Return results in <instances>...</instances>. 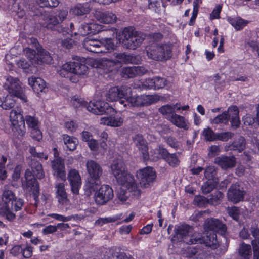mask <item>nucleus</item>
<instances>
[{
	"mask_svg": "<svg viewBox=\"0 0 259 259\" xmlns=\"http://www.w3.org/2000/svg\"><path fill=\"white\" fill-rule=\"evenodd\" d=\"M172 167L177 166L180 163V160L176 154H170L165 160Z\"/></svg>",
	"mask_w": 259,
	"mask_h": 259,
	"instance_id": "57",
	"label": "nucleus"
},
{
	"mask_svg": "<svg viewBox=\"0 0 259 259\" xmlns=\"http://www.w3.org/2000/svg\"><path fill=\"white\" fill-rule=\"evenodd\" d=\"M28 43L31 44L35 47L37 51L36 63L39 64L44 63L46 64H50L53 60L52 57L50 56V53L46 50L41 48L38 44L36 39L31 38L29 39Z\"/></svg>",
	"mask_w": 259,
	"mask_h": 259,
	"instance_id": "16",
	"label": "nucleus"
},
{
	"mask_svg": "<svg viewBox=\"0 0 259 259\" xmlns=\"http://www.w3.org/2000/svg\"><path fill=\"white\" fill-rule=\"evenodd\" d=\"M188 244H204L206 246L214 249L218 246L217 235L214 232L207 233L206 236H202L200 233H195L191 236Z\"/></svg>",
	"mask_w": 259,
	"mask_h": 259,
	"instance_id": "7",
	"label": "nucleus"
},
{
	"mask_svg": "<svg viewBox=\"0 0 259 259\" xmlns=\"http://www.w3.org/2000/svg\"><path fill=\"white\" fill-rule=\"evenodd\" d=\"M249 228L251 234L254 238L253 240H255L259 243V228L258 225L255 223H252Z\"/></svg>",
	"mask_w": 259,
	"mask_h": 259,
	"instance_id": "56",
	"label": "nucleus"
},
{
	"mask_svg": "<svg viewBox=\"0 0 259 259\" xmlns=\"http://www.w3.org/2000/svg\"><path fill=\"white\" fill-rule=\"evenodd\" d=\"M171 45L153 43L147 50L148 57L156 61L166 60L171 56Z\"/></svg>",
	"mask_w": 259,
	"mask_h": 259,
	"instance_id": "4",
	"label": "nucleus"
},
{
	"mask_svg": "<svg viewBox=\"0 0 259 259\" xmlns=\"http://www.w3.org/2000/svg\"><path fill=\"white\" fill-rule=\"evenodd\" d=\"M24 120L26 121L28 126L29 127L31 128L32 130L34 131V132L36 133L35 135H32V137L33 138L39 139V138L41 137V133L40 131L38 130V119L34 116L27 115L25 116ZM31 135H33L32 132H31Z\"/></svg>",
	"mask_w": 259,
	"mask_h": 259,
	"instance_id": "33",
	"label": "nucleus"
},
{
	"mask_svg": "<svg viewBox=\"0 0 259 259\" xmlns=\"http://www.w3.org/2000/svg\"><path fill=\"white\" fill-rule=\"evenodd\" d=\"M95 17L100 22L106 24L115 23L117 19L116 15L109 11H96Z\"/></svg>",
	"mask_w": 259,
	"mask_h": 259,
	"instance_id": "27",
	"label": "nucleus"
},
{
	"mask_svg": "<svg viewBox=\"0 0 259 259\" xmlns=\"http://www.w3.org/2000/svg\"><path fill=\"white\" fill-rule=\"evenodd\" d=\"M72 104L75 108H85L87 110L89 103L81 98L73 97L71 100Z\"/></svg>",
	"mask_w": 259,
	"mask_h": 259,
	"instance_id": "50",
	"label": "nucleus"
},
{
	"mask_svg": "<svg viewBox=\"0 0 259 259\" xmlns=\"http://www.w3.org/2000/svg\"><path fill=\"white\" fill-rule=\"evenodd\" d=\"M87 171L90 177L94 179L100 178L102 175L103 170L100 165L93 160H88L86 163Z\"/></svg>",
	"mask_w": 259,
	"mask_h": 259,
	"instance_id": "25",
	"label": "nucleus"
},
{
	"mask_svg": "<svg viewBox=\"0 0 259 259\" xmlns=\"http://www.w3.org/2000/svg\"><path fill=\"white\" fill-rule=\"evenodd\" d=\"M148 8L156 13H159L160 4L158 0H148Z\"/></svg>",
	"mask_w": 259,
	"mask_h": 259,
	"instance_id": "62",
	"label": "nucleus"
},
{
	"mask_svg": "<svg viewBox=\"0 0 259 259\" xmlns=\"http://www.w3.org/2000/svg\"><path fill=\"white\" fill-rule=\"evenodd\" d=\"M97 25L93 22H83L78 28V33L82 36L96 33Z\"/></svg>",
	"mask_w": 259,
	"mask_h": 259,
	"instance_id": "35",
	"label": "nucleus"
},
{
	"mask_svg": "<svg viewBox=\"0 0 259 259\" xmlns=\"http://www.w3.org/2000/svg\"><path fill=\"white\" fill-rule=\"evenodd\" d=\"M217 174V168L214 166H208L205 170L204 176L208 180H216Z\"/></svg>",
	"mask_w": 259,
	"mask_h": 259,
	"instance_id": "48",
	"label": "nucleus"
},
{
	"mask_svg": "<svg viewBox=\"0 0 259 259\" xmlns=\"http://www.w3.org/2000/svg\"><path fill=\"white\" fill-rule=\"evenodd\" d=\"M100 184V178L94 179L93 178L90 177L85 185V190L86 191H89V193H91L92 192L97 190Z\"/></svg>",
	"mask_w": 259,
	"mask_h": 259,
	"instance_id": "42",
	"label": "nucleus"
},
{
	"mask_svg": "<svg viewBox=\"0 0 259 259\" xmlns=\"http://www.w3.org/2000/svg\"><path fill=\"white\" fill-rule=\"evenodd\" d=\"M117 60L125 63H136V57L133 55H127L125 53L117 54L115 56Z\"/></svg>",
	"mask_w": 259,
	"mask_h": 259,
	"instance_id": "41",
	"label": "nucleus"
},
{
	"mask_svg": "<svg viewBox=\"0 0 259 259\" xmlns=\"http://www.w3.org/2000/svg\"><path fill=\"white\" fill-rule=\"evenodd\" d=\"M229 23L237 30L242 29L245 26L248 24V21H245L240 17L235 18H229Z\"/></svg>",
	"mask_w": 259,
	"mask_h": 259,
	"instance_id": "44",
	"label": "nucleus"
},
{
	"mask_svg": "<svg viewBox=\"0 0 259 259\" xmlns=\"http://www.w3.org/2000/svg\"><path fill=\"white\" fill-rule=\"evenodd\" d=\"M3 87L8 91L10 95L20 98L24 102L27 101L26 97L23 93L20 82L17 78L12 76L8 77Z\"/></svg>",
	"mask_w": 259,
	"mask_h": 259,
	"instance_id": "9",
	"label": "nucleus"
},
{
	"mask_svg": "<svg viewBox=\"0 0 259 259\" xmlns=\"http://www.w3.org/2000/svg\"><path fill=\"white\" fill-rule=\"evenodd\" d=\"M111 168L113 175L115 177H118L120 174L126 171L125 164L121 159L114 160L111 165Z\"/></svg>",
	"mask_w": 259,
	"mask_h": 259,
	"instance_id": "36",
	"label": "nucleus"
},
{
	"mask_svg": "<svg viewBox=\"0 0 259 259\" xmlns=\"http://www.w3.org/2000/svg\"><path fill=\"white\" fill-rule=\"evenodd\" d=\"M202 135L207 141H212L216 140L217 133H215L210 127L204 129Z\"/></svg>",
	"mask_w": 259,
	"mask_h": 259,
	"instance_id": "53",
	"label": "nucleus"
},
{
	"mask_svg": "<svg viewBox=\"0 0 259 259\" xmlns=\"http://www.w3.org/2000/svg\"><path fill=\"white\" fill-rule=\"evenodd\" d=\"M122 76L124 78H133L136 76L134 67L123 68L122 70Z\"/></svg>",
	"mask_w": 259,
	"mask_h": 259,
	"instance_id": "55",
	"label": "nucleus"
},
{
	"mask_svg": "<svg viewBox=\"0 0 259 259\" xmlns=\"http://www.w3.org/2000/svg\"><path fill=\"white\" fill-rule=\"evenodd\" d=\"M245 193L243 188L239 185L234 184L228 189L227 197L229 201L237 203L243 200Z\"/></svg>",
	"mask_w": 259,
	"mask_h": 259,
	"instance_id": "17",
	"label": "nucleus"
},
{
	"mask_svg": "<svg viewBox=\"0 0 259 259\" xmlns=\"http://www.w3.org/2000/svg\"><path fill=\"white\" fill-rule=\"evenodd\" d=\"M194 203L199 207H202L208 203V199L202 196H196L194 199Z\"/></svg>",
	"mask_w": 259,
	"mask_h": 259,
	"instance_id": "63",
	"label": "nucleus"
},
{
	"mask_svg": "<svg viewBox=\"0 0 259 259\" xmlns=\"http://www.w3.org/2000/svg\"><path fill=\"white\" fill-rule=\"evenodd\" d=\"M227 211L229 216L234 220L238 221L240 215V209L238 207L235 206L228 207Z\"/></svg>",
	"mask_w": 259,
	"mask_h": 259,
	"instance_id": "52",
	"label": "nucleus"
},
{
	"mask_svg": "<svg viewBox=\"0 0 259 259\" xmlns=\"http://www.w3.org/2000/svg\"><path fill=\"white\" fill-rule=\"evenodd\" d=\"M230 119L233 126L236 127L239 126L240 121L239 117V111L237 106L230 107L227 111H224L222 114L215 117L212 122L217 124L221 123H227Z\"/></svg>",
	"mask_w": 259,
	"mask_h": 259,
	"instance_id": "5",
	"label": "nucleus"
},
{
	"mask_svg": "<svg viewBox=\"0 0 259 259\" xmlns=\"http://www.w3.org/2000/svg\"><path fill=\"white\" fill-rule=\"evenodd\" d=\"M131 92V89L128 87L122 86L120 88L114 87L111 88L106 93V100L109 102L118 101L122 98H124L127 94Z\"/></svg>",
	"mask_w": 259,
	"mask_h": 259,
	"instance_id": "15",
	"label": "nucleus"
},
{
	"mask_svg": "<svg viewBox=\"0 0 259 259\" xmlns=\"http://www.w3.org/2000/svg\"><path fill=\"white\" fill-rule=\"evenodd\" d=\"M12 188L11 186H4L2 195V200L4 202L2 206H7L8 209H16L22 208L24 205V201L16 197Z\"/></svg>",
	"mask_w": 259,
	"mask_h": 259,
	"instance_id": "6",
	"label": "nucleus"
},
{
	"mask_svg": "<svg viewBox=\"0 0 259 259\" xmlns=\"http://www.w3.org/2000/svg\"><path fill=\"white\" fill-rule=\"evenodd\" d=\"M137 177L140 180L141 185L147 187L155 180L156 174L152 167H147L138 171Z\"/></svg>",
	"mask_w": 259,
	"mask_h": 259,
	"instance_id": "18",
	"label": "nucleus"
},
{
	"mask_svg": "<svg viewBox=\"0 0 259 259\" xmlns=\"http://www.w3.org/2000/svg\"><path fill=\"white\" fill-rule=\"evenodd\" d=\"M87 110L97 115H108L115 112V110L108 104L101 101L90 102Z\"/></svg>",
	"mask_w": 259,
	"mask_h": 259,
	"instance_id": "13",
	"label": "nucleus"
},
{
	"mask_svg": "<svg viewBox=\"0 0 259 259\" xmlns=\"http://www.w3.org/2000/svg\"><path fill=\"white\" fill-rule=\"evenodd\" d=\"M169 120L179 128H184V130H187L189 128L188 123L184 117L179 115L173 114Z\"/></svg>",
	"mask_w": 259,
	"mask_h": 259,
	"instance_id": "38",
	"label": "nucleus"
},
{
	"mask_svg": "<svg viewBox=\"0 0 259 259\" xmlns=\"http://www.w3.org/2000/svg\"><path fill=\"white\" fill-rule=\"evenodd\" d=\"M68 179L70 182L71 190L74 194H78L81 182L80 175L76 169H71L68 173Z\"/></svg>",
	"mask_w": 259,
	"mask_h": 259,
	"instance_id": "24",
	"label": "nucleus"
},
{
	"mask_svg": "<svg viewBox=\"0 0 259 259\" xmlns=\"http://www.w3.org/2000/svg\"><path fill=\"white\" fill-rule=\"evenodd\" d=\"M55 188L59 202L63 204L68 200L64 184L62 183H59L55 185Z\"/></svg>",
	"mask_w": 259,
	"mask_h": 259,
	"instance_id": "37",
	"label": "nucleus"
},
{
	"mask_svg": "<svg viewBox=\"0 0 259 259\" xmlns=\"http://www.w3.org/2000/svg\"><path fill=\"white\" fill-rule=\"evenodd\" d=\"M245 145L246 142L245 139L243 137L240 136L231 144H230L228 146H226L225 149L226 151L229 150H233L241 152L245 149Z\"/></svg>",
	"mask_w": 259,
	"mask_h": 259,
	"instance_id": "34",
	"label": "nucleus"
},
{
	"mask_svg": "<svg viewBox=\"0 0 259 259\" xmlns=\"http://www.w3.org/2000/svg\"><path fill=\"white\" fill-rule=\"evenodd\" d=\"M115 113L116 112L114 113L108 114V116L101 118L100 123L112 127H119L122 125L123 122V118L118 116H115Z\"/></svg>",
	"mask_w": 259,
	"mask_h": 259,
	"instance_id": "28",
	"label": "nucleus"
},
{
	"mask_svg": "<svg viewBox=\"0 0 259 259\" xmlns=\"http://www.w3.org/2000/svg\"><path fill=\"white\" fill-rule=\"evenodd\" d=\"M223 197V193L220 191H218L215 193L214 195L210 196V198H208V203L212 205H217Z\"/></svg>",
	"mask_w": 259,
	"mask_h": 259,
	"instance_id": "58",
	"label": "nucleus"
},
{
	"mask_svg": "<svg viewBox=\"0 0 259 259\" xmlns=\"http://www.w3.org/2000/svg\"><path fill=\"white\" fill-rule=\"evenodd\" d=\"M26 182L23 186L25 189L28 192H31L33 198L35 201V204L38 201V197L39 195V188L37 181L32 175V172L29 169L26 170L25 174Z\"/></svg>",
	"mask_w": 259,
	"mask_h": 259,
	"instance_id": "10",
	"label": "nucleus"
},
{
	"mask_svg": "<svg viewBox=\"0 0 259 259\" xmlns=\"http://www.w3.org/2000/svg\"><path fill=\"white\" fill-rule=\"evenodd\" d=\"M131 189L126 188V187H121L117 192V197L118 199L122 202L125 201L131 195H134V191H131Z\"/></svg>",
	"mask_w": 259,
	"mask_h": 259,
	"instance_id": "43",
	"label": "nucleus"
},
{
	"mask_svg": "<svg viewBox=\"0 0 259 259\" xmlns=\"http://www.w3.org/2000/svg\"><path fill=\"white\" fill-rule=\"evenodd\" d=\"M164 139L167 144L172 148L178 149L180 148V143L172 137H165Z\"/></svg>",
	"mask_w": 259,
	"mask_h": 259,
	"instance_id": "60",
	"label": "nucleus"
},
{
	"mask_svg": "<svg viewBox=\"0 0 259 259\" xmlns=\"http://www.w3.org/2000/svg\"><path fill=\"white\" fill-rule=\"evenodd\" d=\"M234 134L231 132H224L221 133H217L216 140H221L223 141H227L229 139H231Z\"/></svg>",
	"mask_w": 259,
	"mask_h": 259,
	"instance_id": "61",
	"label": "nucleus"
},
{
	"mask_svg": "<svg viewBox=\"0 0 259 259\" xmlns=\"http://www.w3.org/2000/svg\"><path fill=\"white\" fill-rule=\"evenodd\" d=\"M166 84V79L160 77L149 78L144 82V85L149 89H159L164 88Z\"/></svg>",
	"mask_w": 259,
	"mask_h": 259,
	"instance_id": "31",
	"label": "nucleus"
},
{
	"mask_svg": "<svg viewBox=\"0 0 259 259\" xmlns=\"http://www.w3.org/2000/svg\"><path fill=\"white\" fill-rule=\"evenodd\" d=\"M143 35L132 27H126L122 32L120 42L126 49L135 50L139 47L143 40Z\"/></svg>",
	"mask_w": 259,
	"mask_h": 259,
	"instance_id": "2",
	"label": "nucleus"
},
{
	"mask_svg": "<svg viewBox=\"0 0 259 259\" xmlns=\"http://www.w3.org/2000/svg\"><path fill=\"white\" fill-rule=\"evenodd\" d=\"M62 137L64 143L66 146L67 149L70 151L74 150L78 143V140L67 134L63 135Z\"/></svg>",
	"mask_w": 259,
	"mask_h": 259,
	"instance_id": "39",
	"label": "nucleus"
},
{
	"mask_svg": "<svg viewBox=\"0 0 259 259\" xmlns=\"http://www.w3.org/2000/svg\"><path fill=\"white\" fill-rule=\"evenodd\" d=\"M174 231L175 235L172 239L180 240L188 244L187 242L189 241V240L187 241V238L192 234L193 228L189 225L183 224L176 226Z\"/></svg>",
	"mask_w": 259,
	"mask_h": 259,
	"instance_id": "20",
	"label": "nucleus"
},
{
	"mask_svg": "<svg viewBox=\"0 0 259 259\" xmlns=\"http://www.w3.org/2000/svg\"><path fill=\"white\" fill-rule=\"evenodd\" d=\"M83 45L87 50L95 53L109 52L114 50L115 47L111 37L102 38L101 40L87 38Z\"/></svg>",
	"mask_w": 259,
	"mask_h": 259,
	"instance_id": "3",
	"label": "nucleus"
},
{
	"mask_svg": "<svg viewBox=\"0 0 259 259\" xmlns=\"http://www.w3.org/2000/svg\"><path fill=\"white\" fill-rule=\"evenodd\" d=\"M64 67L66 69H70V73L78 75L84 74L88 70V67L84 64L78 61L66 63Z\"/></svg>",
	"mask_w": 259,
	"mask_h": 259,
	"instance_id": "26",
	"label": "nucleus"
},
{
	"mask_svg": "<svg viewBox=\"0 0 259 259\" xmlns=\"http://www.w3.org/2000/svg\"><path fill=\"white\" fill-rule=\"evenodd\" d=\"M10 118L15 136L18 138L22 137L25 134V120L21 112L12 110L10 113Z\"/></svg>",
	"mask_w": 259,
	"mask_h": 259,
	"instance_id": "8",
	"label": "nucleus"
},
{
	"mask_svg": "<svg viewBox=\"0 0 259 259\" xmlns=\"http://www.w3.org/2000/svg\"><path fill=\"white\" fill-rule=\"evenodd\" d=\"M28 81L34 92L37 94L42 92L46 89V82L41 78L32 76L28 79Z\"/></svg>",
	"mask_w": 259,
	"mask_h": 259,
	"instance_id": "32",
	"label": "nucleus"
},
{
	"mask_svg": "<svg viewBox=\"0 0 259 259\" xmlns=\"http://www.w3.org/2000/svg\"><path fill=\"white\" fill-rule=\"evenodd\" d=\"M35 14L38 17V22L41 26L49 30L57 31L64 36L69 34V28L64 24H59V20L56 16L50 15L44 9H38Z\"/></svg>",
	"mask_w": 259,
	"mask_h": 259,
	"instance_id": "1",
	"label": "nucleus"
},
{
	"mask_svg": "<svg viewBox=\"0 0 259 259\" xmlns=\"http://www.w3.org/2000/svg\"><path fill=\"white\" fill-rule=\"evenodd\" d=\"M127 103L131 104L134 107H141L149 105L159 100L157 95H141L137 96H128V94L125 97Z\"/></svg>",
	"mask_w": 259,
	"mask_h": 259,
	"instance_id": "11",
	"label": "nucleus"
},
{
	"mask_svg": "<svg viewBox=\"0 0 259 259\" xmlns=\"http://www.w3.org/2000/svg\"><path fill=\"white\" fill-rule=\"evenodd\" d=\"M175 106H171L169 105H166L161 107L159 109V111L163 115L166 116V118L169 120L173 114L175 113Z\"/></svg>",
	"mask_w": 259,
	"mask_h": 259,
	"instance_id": "47",
	"label": "nucleus"
},
{
	"mask_svg": "<svg viewBox=\"0 0 259 259\" xmlns=\"http://www.w3.org/2000/svg\"><path fill=\"white\" fill-rule=\"evenodd\" d=\"M115 178L121 187L131 189V191H134V195L135 196H140V191L138 189L134 178L132 175L125 171Z\"/></svg>",
	"mask_w": 259,
	"mask_h": 259,
	"instance_id": "12",
	"label": "nucleus"
},
{
	"mask_svg": "<svg viewBox=\"0 0 259 259\" xmlns=\"http://www.w3.org/2000/svg\"><path fill=\"white\" fill-rule=\"evenodd\" d=\"M12 96L7 95L6 97L0 98V106L5 110H9L13 108L15 105V101Z\"/></svg>",
	"mask_w": 259,
	"mask_h": 259,
	"instance_id": "40",
	"label": "nucleus"
},
{
	"mask_svg": "<svg viewBox=\"0 0 259 259\" xmlns=\"http://www.w3.org/2000/svg\"><path fill=\"white\" fill-rule=\"evenodd\" d=\"M115 221L116 219L114 218H102L96 220L95 225L96 226H102L105 224L114 222Z\"/></svg>",
	"mask_w": 259,
	"mask_h": 259,
	"instance_id": "64",
	"label": "nucleus"
},
{
	"mask_svg": "<svg viewBox=\"0 0 259 259\" xmlns=\"http://www.w3.org/2000/svg\"><path fill=\"white\" fill-rule=\"evenodd\" d=\"M21 209V208L18 209H8L7 206H2L0 208V214L2 215H6L9 220H12L15 218L14 211H17Z\"/></svg>",
	"mask_w": 259,
	"mask_h": 259,
	"instance_id": "46",
	"label": "nucleus"
},
{
	"mask_svg": "<svg viewBox=\"0 0 259 259\" xmlns=\"http://www.w3.org/2000/svg\"><path fill=\"white\" fill-rule=\"evenodd\" d=\"M36 2L39 9H43V7H56L59 4L58 0H36Z\"/></svg>",
	"mask_w": 259,
	"mask_h": 259,
	"instance_id": "49",
	"label": "nucleus"
},
{
	"mask_svg": "<svg viewBox=\"0 0 259 259\" xmlns=\"http://www.w3.org/2000/svg\"><path fill=\"white\" fill-rule=\"evenodd\" d=\"M24 52L32 63L36 62L37 53L35 50L33 49L26 48L24 49Z\"/></svg>",
	"mask_w": 259,
	"mask_h": 259,
	"instance_id": "54",
	"label": "nucleus"
},
{
	"mask_svg": "<svg viewBox=\"0 0 259 259\" xmlns=\"http://www.w3.org/2000/svg\"><path fill=\"white\" fill-rule=\"evenodd\" d=\"M214 162L222 169L227 170L234 167L236 164V158L233 155H222L214 158Z\"/></svg>",
	"mask_w": 259,
	"mask_h": 259,
	"instance_id": "23",
	"label": "nucleus"
},
{
	"mask_svg": "<svg viewBox=\"0 0 259 259\" xmlns=\"http://www.w3.org/2000/svg\"><path fill=\"white\" fill-rule=\"evenodd\" d=\"M111 259H133L128 257L125 253L121 252L119 249H115L111 255Z\"/></svg>",
	"mask_w": 259,
	"mask_h": 259,
	"instance_id": "59",
	"label": "nucleus"
},
{
	"mask_svg": "<svg viewBox=\"0 0 259 259\" xmlns=\"http://www.w3.org/2000/svg\"><path fill=\"white\" fill-rule=\"evenodd\" d=\"M93 2L90 1L83 3H77L70 9V14L75 16H82L89 14L92 9Z\"/></svg>",
	"mask_w": 259,
	"mask_h": 259,
	"instance_id": "22",
	"label": "nucleus"
},
{
	"mask_svg": "<svg viewBox=\"0 0 259 259\" xmlns=\"http://www.w3.org/2000/svg\"><path fill=\"white\" fill-rule=\"evenodd\" d=\"M133 142L136 146L141 152L144 159L148 157V147L146 140L140 134L136 135L133 138Z\"/></svg>",
	"mask_w": 259,
	"mask_h": 259,
	"instance_id": "29",
	"label": "nucleus"
},
{
	"mask_svg": "<svg viewBox=\"0 0 259 259\" xmlns=\"http://www.w3.org/2000/svg\"><path fill=\"white\" fill-rule=\"evenodd\" d=\"M203 226L205 230L213 231V232H217L222 235L225 234L227 229L225 224L220 220L214 218L207 219Z\"/></svg>",
	"mask_w": 259,
	"mask_h": 259,
	"instance_id": "19",
	"label": "nucleus"
},
{
	"mask_svg": "<svg viewBox=\"0 0 259 259\" xmlns=\"http://www.w3.org/2000/svg\"><path fill=\"white\" fill-rule=\"evenodd\" d=\"M114 196L113 191L109 185H102L95 194V200L98 205H104Z\"/></svg>",
	"mask_w": 259,
	"mask_h": 259,
	"instance_id": "14",
	"label": "nucleus"
},
{
	"mask_svg": "<svg viewBox=\"0 0 259 259\" xmlns=\"http://www.w3.org/2000/svg\"><path fill=\"white\" fill-rule=\"evenodd\" d=\"M29 166L31 167L32 175L33 178L35 177L38 179H41L45 177V172L43 170L41 164L34 158H31L29 162Z\"/></svg>",
	"mask_w": 259,
	"mask_h": 259,
	"instance_id": "30",
	"label": "nucleus"
},
{
	"mask_svg": "<svg viewBox=\"0 0 259 259\" xmlns=\"http://www.w3.org/2000/svg\"><path fill=\"white\" fill-rule=\"evenodd\" d=\"M218 182L216 180H208L204 183L201 188L202 193L206 194L211 192L215 188Z\"/></svg>",
	"mask_w": 259,
	"mask_h": 259,
	"instance_id": "45",
	"label": "nucleus"
},
{
	"mask_svg": "<svg viewBox=\"0 0 259 259\" xmlns=\"http://www.w3.org/2000/svg\"><path fill=\"white\" fill-rule=\"evenodd\" d=\"M51 168L54 176L62 181L66 180V172L64 159L63 158L54 159L51 161Z\"/></svg>",
	"mask_w": 259,
	"mask_h": 259,
	"instance_id": "21",
	"label": "nucleus"
},
{
	"mask_svg": "<svg viewBox=\"0 0 259 259\" xmlns=\"http://www.w3.org/2000/svg\"><path fill=\"white\" fill-rule=\"evenodd\" d=\"M251 253V247L249 245L242 244L239 248V254L245 259H249Z\"/></svg>",
	"mask_w": 259,
	"mask_h": 259,
	"instance_id": "51",
	"label": "nucleus"
}]
</instances>
